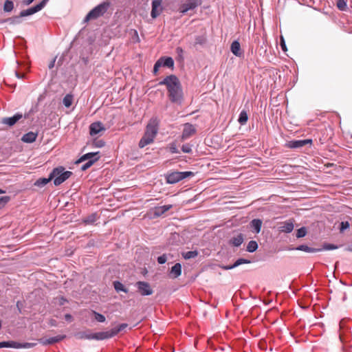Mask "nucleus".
I'll list each match as a JSON object with an SVG mask.
<instances>
[{
    "mask_svg": "<svg viewBox=\"0 0 352 352\" xmlns=\"http://www.w3.org/2000/svg\"><path fill=\"white\" fill-rule=\"evenodd\" d=\"M160 85H165L168 90V97L171 102L182 104L184 94L181 82L175 75L167 76L159 82Z\"/></svg>",
    "mask_w": 352,
    "mask_h": 352,
    "instance_id": "1",
    "label": "nucleus"
},
{
    "mask_svg": "<svg viewBox=\"0 0 352 352\" xmlns=\"http://www.w3.org/2000/svg\"><path fill=\"white\" fill-rule=\"evenodd\" d=\"M72 172L65 170V168L63 166H58L53 169L51 172V177L54 179V184L55 186H59L65 181H66L71 175Z\"/></svg>",
    "mask_w": 352,
    "mask_h": 352,
    "instance_id": "2",
    "label": "nucleus"
},
{
    "mask_svg": "<svg viewBox=\"0 0 352 352\" xmlns=\"http://www.w3.org/2000/svg\"><path fill=\"white\" fill-rule=\"evenodd\" d=\"M109 6V3L108 2H104L99 4L87 14L84 19V22H88L90 20L96 19L102 16L107 11Z\"/></svg>",
    "mask_w": 352,
    "mask_h": 352,
    "instance_id": "3",
    "label": "nucleus"
},
{
    "mask_svg": "<svg viewBox=\"0 0 352 352\" xmlns=\"http://www.w3.org/2000/svg\"><path fill=\"white\" fill-rule=\"evenodd\" d=\"M195 175V173L192 171H184V172H172L170 173H168L166 175V180L168 184H176L179 181L189 177H193Z\"/></svg>",
    "mask_w": 352,
    "mask_h": 352,
    "instance_id": "4",
    "label": "nucleus"
},
{
    "mask_svg": "<svg viewBox=\"0 0 352 352\" xmlns=\"http://www.w3.org/2000/svg\"><path fill=\"white\" fill-rule=\"evenodd\" d=\"M159 120L157 118H153L148 123L145 133L148 136L155 138L158 131Z\"/></svg>",
    "mask_w": 352,
    "mask_h": 352,
    "instance_id": "5",
    "label": "nucleus"
},
{
    "mask_svg": "<svg viewBox=\"0 0 352 352\" xmlns=\"http://www.w3.org/2000/svg\"><path fill=\"white\" fill-rule=\"evenodd\" d=\"M48 1L49 0H43L38 4L34 6L32 8H30L27 10H22L19 14V16L25 17V16H28L34 14L39 12L45 6V5L48 2Z\"/></svg>",
    "mask_w": 352,
    "mask_h": 352,
    "instance_id": "6",
    "label": "nucleus"
},
{
    "mask_svg": "<svg viewBox=\"0 0 352 352\" xmlns=\"http://www.w3.org/2000/svg\"><path fill=\"white\" fill-rule=\"evenodd\" d=\"M138 292L142 296H149L153 293V290L151 287L148 283L145 281H138L135 284Z\"/></svg>",
    "mask_w": 352,
    "mask_h": 352,
    "instance_id": "7",
    "label": "nucleus"
},
{
    "mask_svg": "<svg viewBox=\"0 0 352 352\" xmlns=\"http://www.w3.org/2000/svg\"><path fill=\"white\" fill-rule=\"evenodd\" d=\"M202 0H188V1L182 4L180 7V12L183 14L187 12L188 10H193L200 6Z\"/></svg>",
    "mask_w": 352,
    "mask_h": 352,
    "instance_id": "8",
    "label": "nucleus"
},
{
    "mask_svg": "<svg viewBox=\"0 0 352 352\" xmlns=\"http://www.w3.org/2000/svg\"><path fill=\"white\" fill-rule=\"evenodd\" d=\"M312 143V140L311 139H306V140H292L287 143V147L290 148H300L305 145L309 144H311Z\"/></svg>",
    "mask_w": 352,
    "mask_h": 352,
    "instance_id": "9",
    "label": "nucleus"
},
{
    "mask_svg": "<svg viewBox=\"0 0 352 352\" xmlns=\"http://www.w3.org/2000/svg\"><path fill=\"white\" fill-rule=\"evenodd\" d=\"M22 118V113H17L14 114L12 117L3 118L1 120V123L6 124L9 126H12Z\"/></svg>",
    "mask_w": 352,
    "mask_h": 352,
    "instance_id": "10",
    "label": "nucleus"
},
{
    "mask_svg": "<svg viewBox=\"0 0 352 352\" xmlns=\"http://www.w3.org/2000/svg\"><path fill=\"white\" fill-rule=\"evenodd\" d=\"M196 133L194 126L190 123H186L182 131V139L183 140L188 139Z\"/></svg>",
    "mask_w": 352,
    "mask_h": 352,
    "instance_id": "11",
    "label": "nucleus"
},
{
    "mask_svg": "<svg viewBox=\"0 0 352 352\" xmlns=\"http://www.w3.org/2000/svg\"><path fill=\"white\" fill-rule=\"evenodd\" d=\"M161 3L162 0H153L152 1V10L151 12L152 18L155 19L162 12Z\"/></svg>",
    "mask_w": 352,
    "mask_h": 352,
    "instance_id": "12",
    "label": "nucleus"
},
{
    "mask_svg": "<svg viewBox=\"0 0 352 352\" xmlns=\"http://www.w3.org/2000/svg\"><path fill=\"white\" fill-rule=\"evenodd\" d=\"M65 338V336H56L50 338H41L38 340L39 342L43 345L53 344L57 343Z\"/></svg>",
    "mask_w": 352,
    "mask_h": 352,
    "instance_id": "13",
    "label": "nucleus"
},
{
    "mask_svg": "<svg viewBox=\"0 0 352 352\" xmlns=\"http://www.w3.org/2000/svg\"><path fill=\"white\" fill-rule=\"evenodd\" d=\"M113 337V336L111 330L98 333H92V340H103Z\"/></svg>",
    "mask_w": 352,
    "mask_h": 352,
    "instance_id": "14",
    "label": "nucleus"
},
{
    "mask_svg": "<svg viewBox=\"0 0 352 352\" xmlns=\"http://www.w3.org/2000/svg\"><path fill=\"white\" fill-rule=\"evenodd\" d=\"M105 131V128L100 122H96L91 124L89 126V133L91 135L98 134L101 131Z\"/></svg>",
    "mask_w": 352,
    "mask_h": 352,
    "instance_id": "15",
    "label": "nucleus"
},
{
    "mask_svg": "<svg viewBox=\"0 0 352 352\" xmlns=\"http://www.w3.org/2000/svg\"><path fill=\"white\" fill-rule=\"evenodd\" d=\"M100 155L99 152H91L83 155L77 161L76 164L81 163L85 161L92 160L97 158V161L100 159Z\"/></svg>",
    "mask_w": 352,
    "mask_h": 352,
    "instance_id": "16",
    "label": "nucleus"
},
{
    "mask_svg": "<svg viewBox=\"0 0 352 352\" xmlns=\"http://www.w3.org/2000/svg\"><path fill=\"white\" fill-rule=\"evenodd\" d=\"M251 263V261H250L248 259L241 258L237 259L234 263L233 265H223V266H221V267L222 269L225 270H228L234 269V268L239 266L240 265L248 264V263Z\"/></svg>",
    "mask_w": 352,
    "mask_h": 352,
    "instance_id": "17",
    "label": "nucleus"
},
{
    "mask_svg": "<svg viewBox=\"0 0 352 352\" xmlns=\"http://www.w3.org/2000/svg\"><path fill=\"white\" fill-rule=\"evenodd\" d=\"M230 51L236 56L241 57L243 55V51L241 49V45L238 41H234L232 43Z\"/></svg>",
    "mask_w": 352,
    "mask_h": 352,
    "instance_id": "18",
    "label": "nucleus"
},
{
    "mask_svg": "<svg viewBox=\"0 0 352 352\" xmlns=\"http://www.w3.org/2000/svg\"><path fill=\"white\" fill-rule=\"evenodd\" d=\"M182 274V265L180 263H177L175 264L170 270V277L173 278H177Z\"/></svg>",
    "mask_w": 352,
    "mask_h": 352,
    "instance_id": "19",
    "label": "nucleus"
},
{
    "mask_svg": "<svg viewBox=\"0 0 352 352\" xmlns=\"http://www.w3.org/2000/svg\"><path fill=\"white\" fill-rule=\"evenodd\" d=\"M74 336L78 340H92V333L90 330L77 332Z\"/></svg>",
    "mask_w": 352,
    "mask_h": 352,
    "instance_id": "20",
    "label": "nucleus"
},
{
    "mask_svg": "<svg viewBox=\"0 0 352 352\" xmlns=\"http://www.w3.org/2000/svg\"><path fill=\"white\" fill-rule=\"evenodd\" d=\"M263 221L259 219H254L250 223V228L254 230V232L256 234L261 232Z\"/></svg>",
    "mask_w": 352,
    "mask_h": 352,
    "instance_id": "21",
    "label": "nucleus"
},
{
    "mask_svg": "<svg viewBox=\"0 0 352 352\" xmlns=\"http://www.w3.org/2000/svg\"><path fill=\"white\" fill-rule=\"evenodd\" d=\"M172 208V205H164L162 206L155 207L154 209V216L160 217Z\"/></svg>",
    "mask_w": 352,
    "mask_h": 352,
    "instance_id": "22",
    "label": "nucleus"
},
{
    "mask_svg": "<svg viewBox=\"0 0 352 352\" xmlns=\"http://www.w3.org/2000/svg\"><path fill=\"white\" fill-rule=\"evenodd\" d=\"M36 137H37L36 133L30 131V132H28V133L24 134L21 138V140L23 142L32 143L36 140Z\"/></svg>",
    "mask_w": 352,
    "mask_h": 352,
    "instance_id": "23",
    "label": "nucleus"
},
{
    "mask_svg": "<svg viewBox=\"0 0 352 352\" xmlns=\"http://www.w3.org/2000/svg\"><path fill=\"white\" fill-rule=\"evenodd\" d=\"M244 236L243 234L240 233L236 236H233L230 239L229 243L234 247H239L243 242Z\"/></svg>",
    "mask_w": 352,
    "mask_h": 352,
    "instance_id": "24",
    "label": "nucleus"
},
{
    "mask_svg": "<svg viewBox=\"0 0 352 352\" xmlns=\"http://www.w3.org/2000/svg\"><path fill=\"white\" fill-rule=\"evenodd\" d=\"M294 230V223L291 221L283 223L280 227V231L285 233H290Z\"/></svg>",
    "mask_w": 352,
    "mask_h": 352,
    "instance_id": "25",
    "label": "nucleus"
},
{
    "mask_svg": "<svg viewBox=\"0 0 352 352\" xmlns=\"http://www.w3.org/2000/svg\"><path fill=\"white\" fill-rule=\"evenodd\" d=\"M296 250L303 251L308 253H314L322 251V249L314 248L307 246V245H300L295 248Z\"/></svg>",
    "mask_w": 352,
    "mask_h": 352,
    "instance_id": "26",
    "label": "nucleus"
},
{
    "mask_svg": "<svg viewBox=\"0 0 352 352\" xmlns=\"http://www.w3.org/2000/svg\"><path fill=\"white\" fill-rule=\"evenodd\" d=\"M154 140V138L150 136H148L146 133L144 134L143 137L139 142V147L144 148L146 145L152 143Z\"/></svg>",
    "mask_w": 352,
    "mask_h": 352,
    "instance_id": "27",
    "label": "nucleus"
},
{
    "mask_svg": "<svg viewBox=\"0 0 352 352\" xmlns=\"http://www.w3.org/2000/svg\"><path fill=\"white\" fill-rule=\"evenodd\" d=\"M158 61L162 63V66L168 68L173 67L174 65V60L171 57H162Z\"/></svg>",
    "mask_w": 352,
    "mask_h": 352,
    "instance_id": "28",
    "label": "nucleus"
},
{
    "mask_svg": "<svg viewBox=\"0 0 352 352\" xmlns=\"http://www.w3.org/2000/svg\"><path fill=\"white\" fill-rule=\"evenodd\" d=\"M21 16H12V17H10V18H8V19H3L1 21H0V23H6V22H8L10 23V24H19V23H21V21L20 20V18Z\"/></svg>",
    "mask_w": 352,
    "mask_h": 352,
    "instance_id": "29",
    "label": "nucleus"
},
{
    "mask_svg": "<svg viewBox=\"0 0 352 352\" xmlns=\"http://www.w3.org/2000/svg\"><path fill=\"white\" fill-rule=\"evenodd\" d=\"M52 179V177H51V173H50L48 178L43 177V178H39L38 179H37L34 183V186H38V187H43L47 184H48Z\"/></svg>",
    "mask_w": 352,
    "mask_h": 352,
    "instance_id": "30",
    "label": "nucleus"
},
{
    "mask_svg": "<svg viewBox=\"0 0 352 352\" xmlns=\"http://www.w3.org/2000/svg\"><path fill=\"white\" fill-rule=\"evenodd\" d=\"M113 284L114 289H116V291L117 292H123L124 293L129 292L128 289H126L121 282L116 280L113 282Z\"/></svg>",
    "mask_w": 352,
    "mask_h": 352,
    "instance_id": "31",
    "label": "nucleus"
},
{
    "mask_svg": "<svg viewBox=\"0 0 352 352\" xmlns=\"http://www.w3.org/2000/svg\"><path fill=\"white\" fill-rule=\"evenodd\" d=\"M98 219V216L96 213H92L87 217H85L82 219V221L85 224H92L94 223Z\"/></svg>",
    "mask_w": 352,
    "mask_h": 352,
    "instance_id": "32",
    "label": "nucleus"
},
{
    "mask_svg": "<svg viewBox=\"0 0 352 352\" xmlns=\"http://www.w3.org/2000/svg\"><path fill=\"white\" fill-rule=\"evenodd\" d=\"M248 120V116L247 113V111L245 110H243L241 111L239 114V117L238 119V122L241 125H244L246 124L247 121Z\"/></svg>",
    "mask_w": 352,
    "mask_h": 352,
    "instance_id": "33",
    "label": "nucleus"
},
{
    "mask_svg": "<svg viewBox=\"0 0 352 352\" xmlns=\"http://www.w3.org/2000/svg\"><path fill=\"white\" fill-rule=\"evenodd\" d=\"M198 254H199L198 251L193 250V251L182 252V255L184 258L187 260V259L195 258L196 256H197Z\"/></svg>",
    "mask_w": 352,
    "mask_h": 352,
    "instance_id": "34",
    "label": "nucleus"
},
{
    "mask_svg": "<svg viewBox=\"0 0 352 352\" xmlns=\"http://www.w3.org/2000/svg\"><path fill=\"white\" fill-rule=\"evenodd\" d=\"M14 9V3L11 0H6L3 5V10L6 12H10Z\"/></svg>",
    "mask_w": 352,
    "mask_h": 352,
    "instance_id": "35",
    "label": "nucleus"
},
{
    "mask_svg": "<svg viewBox=\"0 0 352 352\" xmlns=\"http://www.w3.org/2000/svg\"><path fill=\"white\" fill-rule=\"evenodd\" d=\"M258 248V244L256 243V241H250L248 245H247V248H246V250L249 252H255Z\"/></svg>",
    "mask_w": 352,
    "mask_h": 352,
    "instance_id": "36",
    "label": "nucleus"
},
{
    "mask_svg": "<svg viewBox=\"0 0 352 352\" xmlns=\"http://www.w3.org/2000/svg\"><path fill=\"white\" fill-rule=\"evenodd\" d=\"M128 326L126 323H122L118 325L116 327L113 328L111 330V332L113 333V336H116L119 332L123 331L126 327Z\"/></svg>",
    "mask_w": 352,
    "mask_h": 352,
    "instance_id": "37",
    "label": "nucleus"
},
{
    "mask_svg": "<svg viewBox=\"0 0 352 352\" xmlns=\"http://www.w3.org/2000/svg\"><path fill=\"white\" fill-rule=\"evenodd\" d=\"M73 102V96L71 94H67L63 100V103L66 107H69Z\"/></svg>",
    "mask_w": 352,
    "mask_h": 352,
    "instance_id": "38",
    "label": "nucleus"
},
{
    "mask_svg": "<svg viewBox=\"0 0 352 352\" xmlns=\"http://www.w3.org/2000/svg\"><path fill=\"white\" fill-rule=\"evenodd\" d=\"M206 43V37L204 35L197 36L195 38V45H204Z\"/></svg>",
    "mask_w": 352,
    "mask_h": 352,
    "instance_id": "39",
    "label": "nucleus"
},
{
    "mask_svg": "<svg viewBox=\"0 0 352 352\" xmlns=\"http://www.w3.org/2000/svg\"><path fill=\"white\" fill-rule=\"evenodd\" d=\"M337 8L341 11H346L347 9V4L345 0H338L336 2Z\"/></svg>",
    "mask_w": 352,
    "mask_h": 352,
    "instance_id": "40",
    "label": "nucleus"
},
{
    "mask_svg": "<svg viewBox=\"0 0 352 352\" xmlns=\"http://www.w3.org/2000/svg\"><path fill=\"white\" fill-rule=\"evenodd\" d=\"M96 162H97V158L92 160L87 161V162L81 166V170H86L87 169L90 168Z\"/></svg>",
    "mask_w": 352,
    "mask_h": 352,
    "instance_id": "41",
    "label": "nucleus"
},
{
    "mask_svg": "<svg viewBox=\"0 0 352 352\" xmlns=\"http://www.w3.org/2000/svg\"><path fill=\"white\" fill-rule=\"evenodd\" d=\"M338 248V245L325 243L323 244L322 248L321 249H322V250H336Z\"/></svg>",
    "mask_w": 352,
    "mask_h": 352,
    "instance_id": "42",
    "label": "nucleus"
},
{
    "mask_svg": "<svg viewBox=\"0 0 352 352\" xmlns=\"http://www.w3.org/2000/svg\"><path fill=\"white\" fill-rule=\"evenodd\" d=\"M10 200V197L3 196L0 198V209L3 208Z\"/></svg>",
    "mask_w": 352,
    "mask_h": 352,
    "instance_id": "43",
    "label": "nucleus"
},
{
    "mask_svg": "<svg viewBox=\"0 0 352 352\" xmlns=\"http://www.w3.org/2000/svg\"><path fill=\"white\" fill-rule=\"evenodd\" d=\"M307 234V230L305 227H302L300 228H299L298 230H297V232H296V237L297 238H302L303 236H305Z\"/></svg>",
    "mask_w": 352,
    "mask_h": 352,
    "instance_id": "44",
    "label": "nucleus"
},
{
    "mask_svg": "<svg viewBox=\"0 0 352 352\" xmlns=\"http://www.w3.org/2000/svg\"><path fill=\"white\" fill-rule=\"evenodd\" d=\"M8 345L7 347L9 348H14V349H20L21 348V342H15V341H7Z\"/></svg>",
    "mask_w": 352,
    "mask_h": 352,
    "instance_id": "45",
    "label": "nucleus"
},
{
    "mask_svg": "<svg viewBox=\"0 0 352 352\" xmlns=\"http://www.w3.org/2000/svg\"><path fill=\"white\" fill-rule=\"evenodd\" d=\"M95 319L100 322H104L106 320L104 316L98 312L94 311Z\"/></svg>",
    "mask_w": 352,
    "mask_h": 352,
    "instance_id": "46",
    "label": "nucleus"
},
{
    "mask_svg": "<svg viewBox=\"0 0 352 352\" xmlns=\"http://www.w3.org/2000/svg\"><path fill=\"white\" fill-rule=\"evenodd\" d=\"M182 151L185 153H192L191 146L188 144H184L182 146Z\"/></svg>",
    "mask_w": 352,
    "mask_h": 352,
    "instance_id": "47",
    "label": "nucleus"
},
{
    "mask_svg": "<svg viewBox=\"0 0 352 352\" xmlns=\"http://www.w3.org/2000/svg\"><path fill=\"white\" fill-rule=\"evenodd\" d=\"M36 345V342H21V348H32Z\"/></svg>",
    "mask_w": 352,
    "mask_h": 352,
    "instance_id": "48",
    "label": "nucleus"
},
{
    "mask_svg": "<svg viewBox=\"0 0 352 352\" xmlns=\"http://www.w3.org/2000/svg\"><path fill=\"white\" fill-rule=\"evenodd\" d=\"M167 261V256L166 254H164L157 258V262L160 264H164Z\"/></svg>",
    "mask_w": 352,
    "mask_h": 352,
    "instance_id": "49",
    "label": "nucleus"
},
{
    "mask_svg": "<svg viewBox=\"0 0 352 352\" xmlns=\"http://www.w3.org/2000/svg\"><path fill=\"white\" fill-rule=\"evenodd\" d=\"M349 227V223L348 221H342L340 223V232H343Z\"/></svg>",
    "mask_w": 352,
    "mask_h": 352,
    "instance_id": "50",
    "label": "nucleus"
},
{
    "mask_svg": "<svg viewBox=\"0 0 352 352\" xmlns=\"http://www.w3.org/2000/svg\"><path fill=\"white\" fill-rule=\"evenodd\" d=\"M104 142L102 140H95L94 144L96 147L101 148L104 146Z\"/></svg>",
    "mask_w": 352,
    "mask_h": 352,
    "instance_id": "51",
    "label": "nucleus"
},
{
    "mask_svg": "<svg viewBox=\"0 0 352 352\" xmlns=\"http://www.w3.org/2000/svg\"><path fill=\"white\" fill-rule=\"evenodd\" d=\"M162 67V63L161 62H159L158 60L155 63L154 65V67H153V74L155 75L157 74V72L159 69V68Z\"/></svg>",
    "mask_w": 352,
    "mask_h": 352,
    "instance_id": "52",
    "label": "nucleus"
},
{
    "mask_svg": "<svg viewBox=\"0 0 352 352\" xmlns=\"http://www.w3.org/2000/svg\"><path fill=\"white\" fill-rule=\"evenodd\" d=\"M280 46H281V48H282V50L283 51H286L287 50L286 45H285V41H284L283 38L281 39Z\"/></svg>",
    "mask_w": 352,
    "mask_h": 352,
    "instance_id": "53",
    "label": "nucleus"
},
{
    "mask_svg": "<svg viewBox=\"0 0 352 352\" xmlns=\"http://www.w3.org/2000/svg\"><path fill=\"white\" fill-rule=\"evenodd\" d=\"M56 57H55L49 64L48 67L49 69H52L54 67L55 62H56Z\"/></svg>",
    "mask_w": 352,
    "mask_h": 352,
    "instance_id": "54",
    "label": "nucleus"
},
{
    "mask_svg": "<svg viewBox=\"0 0 352 352\" xmlns=\"http://www.w3.org/2000/svg\"><path fill=\"white\" fill-rule=\"evenodd\" d=\"M170 151L172 153H179L176 146H172L170 147Z\"/></svg>",
    "mask_w": 352,
    "mask_h": 352,
    "instance_id": "55",
    "label": "nucleus"
},
{
    "mask_svg": "<svg viewBox=\"0 0 352 352\" xmlns=\"http://www.w3.org/2000/svg\"><path fill=\"white\" fill-rule=\"evenodd\" d=\"M176 52H177V53L178 54L182 55V54H183V52H184V50H182V47H177L176 48Z\"/></svg>",
    "mask_w": 352,
    "mask_h": 352,
    "instance_id": "56",
    "label": "nucleus"
},
{
    "mask_svg": "<svg viewBox=\"0 0 352 352\" xmlns=\"http://www.w3.org/2000/svg\"><path fill=\"white\" fill-rule=\"evenodd\" d=\"M15 75L18 78H23L25 76L24 74H20L17 72H15Z\"/></svg>",
    "mask_w": 352,
    "mask_h": 352,
    "instance_id": "57",
    "label": "nucleus"
},
{
    "mask_svg": "<svg viewBox=\"0 0 352 352\" xmlns=\"http://www.w3.org/2000/svg\"><path fill=\"white\" fill-rule=\"evenodd\" d=\"M7 345H8L7 341L0 342V348L7 347Z\"/></svg>",
    "mask_w": 352,
    "mask_h": 352,
    "instance_id": "58",
    "label": "nucleus"
},
{
    "mask_svg": "<svg viewBox=\"0 0 352 352\" xmlns=\"http://www.w3.org/2000/svg\"><path fill=\"white\" fill-rule=\"evenodd\" d=\"M34 0H23V2L25 5L31 4Z\"/></svg>",
    "mask_w": 352,
    "mask_h": 352,
    "instance_id": "59",
    "label": "nucleus"
},
{
    "mask_svg": "<svg viewBox=\"0 0 352 352\" xmlns=\"http://www.w3.org/2000/svg\"><path fill=\"white\" fill-rule=\"evenodd\" d=\"M345 250L348 251V252H352V244L349 245L348 247H346Z\"/></svg>",
    "mask_w": 352,
    "mask_h": 352,
    "instance_id": "60",
    "label": "nucleus"
},
{
    "mask_svg": "<svg viewBox=\"0 0 352 352\" xmlns=\"http://www.w3.org/2000/svg\"><path fill=\"white\" fill-rule=\"evenodd\" d=\"M32 112V111L31 110V111H29V113H25V114L24 115V118H25V119L28 118H29L30 114Z\"/></svg>",
    "mask_w": 352,
    "mask_h": 352,
    "instance_id": "61",
    "label": "nucleus"
},
{
    "mask_svg": "<svg viewBox=\"0 0 352 352\" xmlns=\"http://www.w3.org/2000/svg\"><path fill=\"white\" fill-rule=\"evenodd\" d=\"M71 318H72V316H71L70 314H66V315H65V318H66L67 320H69V319H70Z\"/></svg>",
    "mask_w": 352,
    "mask_h": 352,
    "instance_id": "62",
    "label": "nucleus"
},
{
    "mask_svg": "<svg viewBox=\"0 0 352 352\" xmlns=\"http://www.w3.org/2000/svg\"><path fill=\"white\" fill-rule=\"evenodd\" d=\"M5 191L0 188V194L4 193Z\"/></svg>",
    "mask_w": 352,
    "mask_h": 352,
    "instance_id": "63",
    "label": "nucleus"
},
{
    "mask_svg": "<svg viewBox=\"0 0 352 352\" xmlns=\"http://www.w3.org/2000/svg\"><path fill=\"white\" fill-rule=\"evenodd\" d=\"M338 265V261H336V267H337Z\"/></svg>",
    "mask_w": 352,
    "mask_h": 352,
    "instance_id": "64",
    "label": "nucleus"
}]
</instances>
